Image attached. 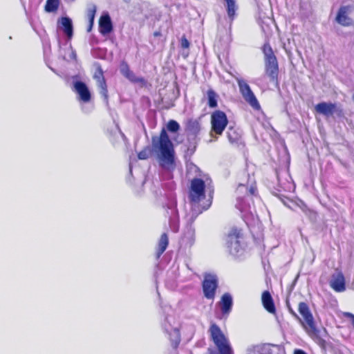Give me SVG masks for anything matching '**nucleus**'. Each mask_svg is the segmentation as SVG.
Returning a JSON list of instances; mask_svg holds the SVG:
<instances>
[{
    "instance_id": "1",
    "label": "nucleus",
    "mask_w": 354,
    "mask_h": 354,
    "mask_svg": "<svg viewBox=\"0 0 354 354\" xmlns=\"http://www.w3.org/2000/svg\"><path fill=\"white\" fill-rule=\"evenodd\" d=\"M152 148L157 155L161 167L168 171L174 170L175 152L173 144L165 129H162L159 137L152 138Z\"/></svg>"
},
{
    "instance_id": "2",
    "label": "nucleus",
    "mask_w": 354,
    "mask_h": 354,
    "mask_svg": "<svg viewBox=\"0 0 354 354\" xmlns=\"http://www.w3.org/2000/svg\"><path fill=\"white\" fill-rule=\"evenodd\" d=\"M205 198V183L203 180L195 178L191 181V187L189 190V198L192 202V210L189 214L186 216L188 223L192 224L196 218L203 210L207 209L211 204L210 201L200 207L199 203Z\"/></svg>"
},
{
    "instance_id": "3",
    "label": "nucleus",
    "mask_w": 354,
    "mask_h": 354,
    "mask_svg": "<svg viewBox=\"0 0 354 354\" xmlns=\"http://www.w3.org/2000/svg\"><path fill=\"white\" fill-rule=\"evenodd\" d=\"M257 191L253 181L249 185L240 183L236 189V194L238 195L236 199V207L241 212L242 216L244 219H249L250 217H254V209L251 206L250 201L251 196L255 194Z\"/></svg>"
},
{
    "instance_id": "4",
    "label": "nucleus",
    "mask_w": 354,
    "mask_h": 354,
    "mask_svg": "<svg viewBox=\"0 0 354 354\" xmlns=\"http://www.w3.org/2000/svg\"><path fill=\"white\" fill-rule=\"evenodd\" d=\"M298 310L304 320L301 324L308 335L319 345L324 346L325 340L321 337L319 330L315 326L314 318L308 306L305 302H300Z\"/></svg>"
},
{
    "instance_id": "5",
    "label": "nucleus",
    "mask_w": 354,
    "mask_h": 354,
    "mask_svg": "<svg viewBox=\"0 0 354 354\" xmlns=\"http://www.w3.org/2000/svg\"><path fill=\"white\" fill-rule=\"evenodd\" d=\"M209 333L219 354H234V351L229 339L216 324H213L211 325Z\"/></svg>"
},
{
    "instance_id": "6",
    "label": "nucleus",
    "mask_w": 354,
    "mask_h": 354,
    "mask_svg": "<svg viewBox=\"0 0 354 354\" xmlns=\"http://www.w3.org/2000/svg\"><path fill=\"white\" fill-rule=\"evenodd\" d=\"M265 57V71L270 81H277L279 74L278 62L270 45L268 43L263 46Z\"/></svg>"
},
{
    "instance_id": "7",
    "label": "nucleus",
    "mask_w": 354,
    "mask_h": 354,
    "mask_svg": "<svg viewBox=\"0 0 354 354\" xmlns=\"http://www.w3.org/2000/svg\"><path fill=\"white\" fill-rule=\"evenodd\" d=\"M162 328L169 335L172 346L176 348L180 342V335L178 329V324L173 316H167L164 320Z\"/></svg>"
},
{
    "instance_id": "8",
    "label": "nucleus",
    "mask_w": 354,
    "mask_h": 354,
    "mask_svg": "<svg viewBox=\"0 0 354 354\" xmlns=\"http://www.w3.org/2000/svg\"><path fill=\"white\" fill-rule=\"evenodd\" d=\"M228 124L226 114L221 111H215L211 115V136H221Z\"/></svg>"
},
{
    "instance_id": "9",
    "label": "nucleus",
    "mask_w": 354,
    "mask_h": 354,
    "mask_svg": "<svg viewBox=\"0 0 354 354\" xmlns=\"http://www.w3.org/2000/svg\"><path fill=\"white\" fill-rule=\"evenodd\" d=\"M315 110L317 113L324 115L326 118L343 116V109L340 105L336 103L322 102L318 103L315 106Z\"/></svg>"
},
{
    "instance_id": "10",
    "label": "nucleus",
    "mask_w": 354,
    "mask_h": 354,
    "mask_svg": "<svg viewBox=\"0 0 354 354\" xmlns=\"http://www.w3.org/2000/svg\"><path fill=\"white\" fill-rule=\"evenodd\" d=\"M241 239L240 232L236 229L232 230L227 236V248L229 252L234 257H238L242 253L243 247L241 243Z\"/></svg>"
},
{
    "instance_id": "11",
    "label": "nucleus",
    "mask_w": 354,
    "mask_h": 354,
    "mask_svg": "<svg viewBox=\"0 0 354 354\" xmlns=\"http://www.w3.org/2000/svg\"><path fill=\"white\" fill-rule=\"evenodd\" d=\"M240 92L244 100L254 109L259 110L260 104L248 83L242 79H237Z\"/></svg>"
},
{
    "instance_id": "12",
    "label": "nucleus",
    "mask_w": 354,
    "mask_h": 354,
    "mask_svg": "<svg viewBox=\"0 0 354 354\" xmlns=\"http://www.w3.org/2000/svg\"><path fill=\"white\" fill-rule=\"evenodd\" d=\"M217 278L214 274H206L203 282V290L205 297L209 299H213L217 288Z\"/></svg>"
},
{
    "instance_id": "13",
    "label": "nucleus",
    "mask_w": 354,
    "mask_h": 354,
    "mask_svg": "<svg viewBox=\"0 0 354 354\" xmlns=\"http://www.w3.org/2000/svg\"><path fill=\"white\" fill-rule=\"evenodd\" d=\"M353 12V7L351 6H343L337 11L335 21L337 24L343 26H350L353 24V21L350 17Z\"/></svg>"
},
{
    "instance_id": "14",
    "label": "nucleus",
    "mask_w": 354,
    "mask_h": 354,
    "mask_svg": "<svg viewBox=\"0 0 354 354\" xmlns=\"http://www.w3.org/2000/svg\"><path fill=\"white\" fill-rule=\"evenodd\" d=\"M279 347L270 344H260L250 346L246 350V354H275Z\"/></svg>"
},
{
    "instance_id": "15",
    "label": "nucleus",
    "mask_w": 354,
    "mask_h": 354,
    "mask_svg": "<svg viewBox=\"0 0 354 354\" xmlns=\"http://www.w3.org/2000/svg\"><path fill=\"white\" fill-rule=\"evenodd\" d=\"M167 215L169 216V227L176 232L179 229V218L176 202H171L167 207Z\"/></svg>"
},
{
    "instance_id": "16",
    "label": "nucleus",
    "mask_w": 354,
    "mask_h": 354,
    "mask_svg": "<svg viewBox=\"0 0 354 354\" xmlns=\"http://www.w3.org/2000/svg\"><path fill=\"white\" fill-rule=\"evenodd\" d=\"M74 91L78 95V100L84 103L91 100V95L86 84L81 81H76L73 84Z\"/></svg>"
},
{
    "instance_id": "17",
    "label": "nucleus",
    "mask_w": 354,
    "mask_h": 354,
    "mask_svg": "<svg viewBox=\"0 0 354 354\" xmlns=\"http://www.w3.org/2000/svg\"><path fill=\"white\" fill-rule=\"evenodd\" d=\"M94 80L97 82V85L100 88V93L104 97L105 100H108V90L106 81L103 75V71L100 66H97L93 75Z\"/></svg>"
},
{
    "instance_id": "18",
    "label": "nucleus",
    "mask_w": 354,
    "mask_h": 354,
    "mask_svg": "<svg viewBox=\"0 0 354 354\" xmlns=\"http://www.w3.org/2000/svg\"><path fill=\"white\" fill-rule=\"evenodd\" d=\"M57 28L61 30L71 39L73 35V26L72 20L68 17H61L57 21Z\"/></svg>"
},
{
    "instance_id": "19",
    "label": "nucleus",
    "mask_w": 354,
    "mask_h": 354,
    "mask_svg": "<svg viewBox=\"0 0 354 354\" xmlns=\"http://www.w3.org/2000/svg\"><path fill=\"white\" fill-rule=\"evenodd\" d=\"M330 287L336 292H343L346 290L345 279L341 272L334 273L330 281Z\"/></svg>"
},
{
    "instance_id": "20",
    "label": "nucleus",
    "mask_w": 354,
    "mask_h": 354,
    "mask_svg": "<svg viewBox=\"0 0 354 354\" xmlns=\"http://www.w3.org/2000/svg\"><path fill=\"white\" fill-rule=\"evenodd\" d=\"M113 30L111 17L108 13L103 14L99 20V31L103 35L109 34Z\"/></svg>"
},
{
    "instance_id": "21",
    "label": "nucleus",
    "mask_w": 354,
    "mask_h": 354,
    "mask_svg": "<svg viewBox=\"0 0 354 354\" xmlns=\"http://www.w3.org/2000/svg\"><path fill=\"white\" fill-rule=\"evenodd\" d=\"M221 312L223 315H228L232 307V297L230 294L225 293L220 301Z\"/></svg>"
},
{
    "instance_id": "22",
    "label": "nucleus",
    "mask_w": 354,
    "mask_h": 354,
    "mask_svg": "<svg viewBox=\"0 0 354 354\" xmlns=\"http://www.w3.org/2000/svg\"><path fill=\"white\" fill-rule=\"evenodd\" d=\"M261 301L265 309L270 313H275V306L272 297L268 291H264L261 296Z\"/></svg>"
},
{
    "instance_id": "23",
    "label": "nucleus",
    "mask_w": 354,
    "mask_h": 354,
    "mask_svg": "<svg viewBox=\"0 0 354 354\" xmlns=\"http://www.w3.org/2000/svg\"><path fill=\"white\" fill-rule=\"evenodd\" d=\"M169 243L168 236L166 233H163L158 242V249L156 252L157 258H159L165 251Z\"/></svg>"
},
{
    "instance_id": "24",
    "label": "nucleus",
    "mask_w": 354,
    "mask_h": 354,
    "mask_svg": "<svg viewBox=\"0 0 354 354\" xmlns=\"http://www.w3.org/2000/svg\"><path fill=\"white\" fill-rule=\"evenodd\" d=\"M208 99V105L210 108H215L217 106V95L212 89L207 91V93Z\"/></svg>"
},
{
    "instance_id": "25",
    "label": "nucleus",
    "mask_w": 354,
    "mask_h": 354,
    "mask_svg": "<svg viewBox=\"0 0 354 354\" xmlns=\"http://www.w3.org/2000/svg\"><path fill=\"white\" fill-rule=\"evenodd\" d=\"M225 1L227 3V15L231 20H233L236 8L235 0H225Z\"/></svg>"
},
{
    "instance_id": "26",
    "label": "nucleus",
    "mask_w": 354,
    "mask_h": 354,
    "mask_svg": "<svg viewBox=\"0 0 354 354\" xmlns=\"http://www.w3.org/2000/svg\"><path fill=\"white\" fill-rule=\"evenodd\" d=\"M59 7V0H47L45 10L48 12H55Z\"/></svg>"
},
{
    "instance_id": "27",
    "label": "nucleus",
    "mask_w": 354,
    "mask_h": 354,
    "mask_svg": "<svg viewBox=\"0 0 354 354\" xmlns=\"http://www.w3.org/2000/svg\"><path fill=\"white\" fill-rule=\"evenodd\" d=\"M97 8L94 4H90L87 8V18L89 22L94 24V19L96 13Z\"/></svg>"
},
{
    "instance_id": "28",
    "label": "nucleus",
    "mask_w": 354,
    "mask_h": 354,
    "mask_svg": "<svg viewBox=\"0 0 354 354\" xmlns=\"http://www.w3.org/2000/svg\"><path fill=\"white\" fill-rule=\"evenodd\" d=\"M121 73L129 80H132L133 77V73L130 71L129 67L127 63H122L120 65Z\"/></svg>"
},
{
    "instance_id": "29",
    "label": "nucleus",
    "mask_w": 354,
    "mask_h": 354,
    "mask_svg": "<svg viewBox=\"0 0 354 354\" xmlns=\"http://www.w3.org/2000/svg\"><path fill=\"white\" fill-rule=\"evenodd\" d=\"M229 141L231 143H236L239 139V133L233 129H230L227 133Z\"/></svg>"
},
{
    "instance_id": "30",
    "label": "nucleus",
    "mask_w": 354,
    "mask_h": 354,
    "mask_svg": "<svg viewBox=\"0 0 354 354\" xmlns=\"http://www.w3.org/2000/svg\"><path fill=\"white\" fill-rule=\"evenodd\" d=\"M167 129L169 131L175 133L179 130L180 125L176 121L171 120L167 123Z\"/></svg>"
},
{
    "instance_id": "31",
    "label": "nucleus",
    "mask_w": 354,
    "mask_h": 354,
    "mask_svg": "<svg viewBox=\"0 0 354 354\" xmlns=\"http://www.w3.org/2000/svg\"><path fill=\"white\" fill-rule=\"evenodd\" d=\"M187 238L188 241L190 244L192 243L194 238V230L192 227V226H189L187 228V232L185 234L184 239Z\"/></svg>"
},
{
    "instance_id": "32",
    "label": "nucleus",
    "mask_w": 354,
    "mask_h": 354,
    "mask_svg": "<svg viewBox=\"0 0 354 354\" xmlns=\"http://www.w3.org/2000/svg\"><path fill=\"white\" fill-rule=\"evenodd\" d=\"M150 154V149L147 147L142 150L138 155L140 160H146L149 158Z\"/></svg>"
},
{
    "instance_id": "33",
    "label": "nucleus",
    "mask_w": 354,
    "mask_h": 354,
    "mask_svg": "<svg viewBox=\"0 0 354 354\" xmlns=\"http://www.w3.org/2000/svg\"><path fill=\"white\" fill-rule=\"evenodd\" d=\"M187 170L188 173L197 172L199 169L194 164L190 162L187 165Z\"/></svg>"
},
{
    "instance_id": "34",
    "label": "nucleus",
    "mask_w": 354,
    "mask_h": 354,
    "mask_svg": "<svg viewBox=\"0 0 354 354\" xmlns=\"http://www.w3.org/2000/svg\"><path fill=\"white\" fill-rule=\"evenodd\" d=\"M189 128L192 129L194 131H198L200 128L199 123L196 120L190 121L189 123Z\"/></svg>"
},
{
    "instance_id": "35",
    "label": "nucleus",
    "mask_w": 354,
    "mask_h": 354,
    "mask_svg": "<svg viewBox=\"0 0 354 354\" xmlns=\"http://www.w3.org/2000/svg\"><path fill=\"white\" fill-rule=\"evenodd\" d=\"M181 46L183 48H187L189 46V41L185 38V37H183L181 39Z\"/></svg>"
},
{
    "instance_id": "36",
    "label": "nucleus",
    "mask_w": 354,
    "mask_h": 354,
    "mask_svg": "<svg viewBox=\"0 0 354 354\" xmlns=\"http://www.w3.org/2000/svg\"><path fill=\"white\" fill-rule=\"evenodd\" d=\"M70 58L71 59H74L75 60L76 59V57H77V55H76V53L75 50H73L72 48L71 49V53H70V55H69Z\"/></svg>"
},
{
    "instance_id": "37",
    "label": "nucleus",
    "mask_w": 354,
    "mask_h": 354,
    "mask_svg": "<svg viewBox=\"0 0 354 354\" xmlns=\"http://www.w3.org/2000/svg\"><path fill=\"white\" fill-rule=\"evenodd\" d=\"M294 354H306V352H304L302 350L297 349V350L295 351Z\"/></svg>"
},
{
    "instance_id": "38",
    "label": "nucleus",
    "mask_w": 354,
    "mask_h": 354,
    "mask_svg": "<svg viewBox=\"0 0 354 354\" xmlns=\"http://www.w3.org/2000/svg\"><path fill=\"white\" fill-rule=\"evenodd\" d=\"M93 26V24H91V22H89V25L87 28L88 32H91V30H92Z\"/></svg>"
},
{
    "instance_id": "39",
    "label": "nucleus",
    "mask_w": 354,
    "mask_h": 354,
    "mask_svg": "<svg viewBox=\"0 0 354 354\" xmlns=\"http://www.w3.org/2000/svg\"><path fill=\"white\" fill-rule=\"evenodd\" d=\"M291 313L296 318L299 319L298 315L295 312L292 311Z\"/></svg>"
},
{
    "instance_id": "40",
    "label": "nucleus",
    "mask_w": 354,
    "mask_h": 354,
    "mask_svg": "<svg viewBox=\"0 0 354 354\" xmlns=\"http://www.w3.org/2000/svg\"><path fill=\"white\" fill-rule=\"evenodd\" d=\"M352 99H353V100L354 102V94L353 95Z\"/></svg>"
},
{
    "instance_id": "41",
    "label": "nucleus",
    "mask_w": 354,
    "mask_h": 354,
    "mask_svg": "<svg viewBox=\"0 0 354 354\" xmlns=\"http://www.w3.org/2000/svg\"><path fill=\"white\" fill-rule=\"evenodd\" d=\"M129 170H130V172H131V166H130Z\"/></svg>"
},
{
    "instance_id": "42",
    "label": "nucleus",
    "mask_w": 354,
    "mask_h": 354,
    "mask_svg": "<svg viewBox=\"0 0 354 354\" xmlns=\"http://www.w3.org/2000/svg\"><path fill=\"white\" fill-rule=\"evenodd\" d=\"M212 354H213V353H212Z\"/></svg>"
}]
</instances>
